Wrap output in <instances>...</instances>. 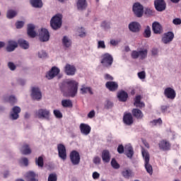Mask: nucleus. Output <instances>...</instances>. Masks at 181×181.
Segmentation results:
<instances>
[{
	"instance_id": "nucleus-48",
	"label": "nucleus",
	"mask_w": 181,
	"mask_h": 181,
	"mask_svg": "<svg viewBox=\"0 0 181 181\" xmlns=\"http://www.w3.org/2000/svg\"><path fill=\"white\" fill-rule=\"evenodd\" d=\"M24 25H25V22H23V21H17L16 23V28L17 29H22V28H23Z\"/></svg>"
},
{
	"instance_id": "nucleus-10",
	"label": "nucleus",
	"mask_w": 181,
	"mask_h": 181,
	"mask_svg": "<svg viewBox=\"0 0 181 181\" xmlns=\"http://www.w3.org/2000/svg\"><path fill=\"white\" fill-rule=\"evenodd\" d=\"M31 97L33 100H41L42 92L40 91V89L37 87H33L31 89Z\"/></svg>"
},
{
	"instance_id": "nucleus-13",
	"label": "nucleus",
	"mask_w": 181,
	"mask_h": 181,
	"mask_svg": "<svg viewBox=\"0 0 181 181\" xmlns=\"http://www.w3.org/2000/svg\"><path fill=\"white\" fill-rule=\"evenodd\" d=\"M164 95L170 100H175L176 98V91L172 88H166L164 90Z\"/></svg>"
},
{
	"instance_id": "nucleus-41",
	"label": "nucleus",
	"mask_w": 181,
	"mask_h": 181,
	"mask_svg": "<svg viewBox=\"0 0 181 181\" xmlns=\"http://www.w3.org/2000/svg\"><path fill=\"white\" fill-rule=\"evenodd\" d=\"M139 56L141 59H146L148 56V49L139 51Z\"/></svg>"
},
{
	"instance_id": "nucleus-7",
	"label": "nucleus",
	"mask_w": 181,
	"mask_h": 181,
	"mask_svg": "<svg viewBox=\"0 0 181 181\" xmlns=\"http://www.w3.org/2000/svg\"><path fill=\"white\" fill-rule=\"evenodd\" d=\"M57 151L59 158L62 159V160H66L67 159V150L66 149V146L62 144H58Z\"/></svg>"
},
{
	"instance_id": "nucleus-56",
	"label": "nucleus",
	"mask_w": 181,
	"mask_h": 181,
	"mask_svg": "<svg viewBox=\"0 0 181 181\" xmlns=\"http://www.w3.org/2000/svg\"><path fill=\"white\" fill-rule=\"evenodd\" d=\"M101 26L104 28V29H110V23H107V21H103L101 24Z\"/></svg>"
},
{
	"instance_id": "nucleus-42",
	"label": "nucleus",
	"mask_w": 181,
	"mask_h": 181,
	"mask_svg": "<svg viewBox=\"0 0 181 181\" xmlns=\"http://www.w3.org/2000/svg\"><path fill=\"white\" fill-rule=\"evenodd\" d=\"M111 166L113 168V169H119V164L118 162H117L115 158H112Z\"/></svg>"
},
{
	"instance_id": "nucleus-11",
	"label": "nucleus",
	"mask_w": 181,
	"mask_h": 181,
	"mask_svg": "<svg viewBox=\"0 0 181 181\" xmlns=\"http://www.w3.org/2000/svg\"><path fill=\"white\" fill-rule=\"evenodd\" d=\"M64 71L66 76H74V74H76V71H77V69L74 65L66 64L64 66Z\"/></svg>"
},
{
	"instance_id": "nucleus-1",
	"label": "nucleus",
	"mask_w": 181,
	"mask_h": 181,
	"mask_svg": "<svg viewBox=\"0 0 181 181\" xmlns=\"http://www.w3.org/2000/svg\"><path fill=\"white\" fill-rule=\"evenodd\" d=\"M60 90L63 93L64 97H67L66 91L69 90V97L74 98L77 95L78 90V83L74 80H69L60 85Z\"/></svg>"
},
{
	"instance_id": "nucleus-18",
	"label": "nucleus",
	"mask_w": 181,
	"mask_h": 181,
	"mask_svg": "<svg viewBox=\"0 0 181 181\" xmlns=\"http://www.w3.org/2000/svg\"><path fill=\"white\" fill-rule=\"evenodd\" d=\"M141 100H142V96H141V95H138L136 96L134 103V107H136L137 108H144L145 103L144 102H141Z\"/></svg>"
},
{
	"instance_id": "nucleus-49",
	"label": "nucleus",
	"mask_w": 181,
	"mask_h": 181,
	"mask_svg": "<svg viewBox=\"0 0 181 181\" xmlns=\"http://www.w3.org/2000/svg\"><path fill=\"white\" fill-rule=\"evenodd\" d=\"M8 103H10L11 105H13V104H16V98L13 95L10 96L8 98Z\"/></svg>"
},
{
	"instance_id": "nucleus-29",
	"label": "nucleus",
	"mask_w": 181,
	"mask_h": 181,
	"mask_svg": "<svg viewBox=\"0 0 181 181\" xmlns=\"http://www.w3.org/2000/svg\"><path fill=\"white\" fill-rule=\"evenodd\" d=\"M36 173L33 171H29L26 173L25 177L28 181H37Z\"/></svg>"
},
{
	"instance_id": "nucleus-15",
	"label": "nucleus",
	"mask_w": 181,
	"mask_h": 181,
	"mask_svg": "<svg viewBox=\"0 0 181 181\" xmlns=\"http://www.w3.org/2000/svg\"><path fill=\"white\" fill-rule=\"evenodd\" d=\"M123 122L125 125H132L134 124V117L132 114L124 112L123 116Z\"/></svg>"
},
{
	"instance_id": "nucleus-54",
	"label": "nucleus",
	"mask_w": 181,
	"mask_h": 181,
	"mask_svg": "<svg viewBox=\"0 0 181 181\" xmlns=\"http://www.w3.org/2000/svg\"><path fill=\"white\" fill-rule=\"evenodd\" d=\"M104 78L105 80H108L109 81H112V80H114V77L109 74H105Z\"/></svg>"
},
{
	"instance_id": "nucleus-45",
	"label": "nucleus",
	"mask_w": 181,
	"mask_h": 181,
	"mask_svg": "<svg viewBox=\"0 0 181 181\" xmlns=\"http://www.w3.org/2000/svg\"><path fill=\"white\" fill-rule=\"evenodd\" d=\"M144 37H151V28L147 26L144 33Z\"/></svg>"
},
{
	"instance_id": "nucleus-35",
	"label": "nucleus",
	"mask_w": 181,
	"mask_h": 181,
	"mask_svg": "<svg viewBox=\"0 0 181 181\" xmlns=\"http://www.w3.org/2000/svg\"><path fill=\"white\" fill-rule=\"evenodd\" d=\"M81 94H87V93H89V94H90L91 95H93V94L91 88L86 87V85L82 86V88H81Z\"/></svg>"
},
{
	"instance_id": "nucleus-24",
	"label": "nucleus",
	"mask_w": 181,
	"mask_h": 181,
	"mask_svg": "<svg viewBox=\"0 0 181 181\" xmlns=\"http://www.w3.org/2000/svg\"><path fill=\"white\" fill-rule=\"evenodd\" d=\"M141 25L137 22H132L129 25V29L131 32L136 33L139 32Z\"/></svg>"
},
{
	"instance_id": "nucleus-5",
	"label": "nucleus",
	"mask_w": 181,
	"mask_h": 181,
	"mask_svg": "<svg viewBox=\"0 0 181 181\" xmlns=\"http://www.w3.org/2000/svg\"><path fill=\"white\" fill-rule=\"evenodd\" d=\"M132 9L134 15L137 18H142L144 16V6L140 3H134Z\"/></svg>"
},
{
	"instance_id": "nucleus-4",
	"label": "nucleus",
	"mask_w": 181,
	"mask_h": 181,
	"mask_svg": "<svg viewBox=\"0 0 181 181\" xmlns=\"http://www.w3.org/2000/svg\"><path fill=\"white\" fill-rule=\"evenodd\" d=\"M142 156L145 160V168L146 172L149 173V175H152L153 173V169L152 168V165L149 164L150 156L149 153L145 150V148H142L141 150Z\"/></svg>"
},
{
	"instance_id": "nucleus-55",
	"label": "nucleus",
	"mask_w": 181,
	"mask_h": 181,
	"mask_svg": "<svg viewBox=\"0 0 181 181\" xmlns=\"http://www.w3.org/2000/svg\"><path fill=\"white\" fill-rule=\"evenodd\" d=\"M98 49H105V43L104 41H99L98 45Z\"/></svg>"
},
{
	"instance_id": "nucleus-62",
	"label": "nucleus",
	"mask_w": 181,
	"mask_h": 181,
	"mask_svg": "<svg viewBox=\"0 0 181 181\" xmlns=\"http://www.w3.org/2000/svg\"><path fill=\"white\" fill-rule=\"evenodd\" d=\"M173 23H174V25H180L181 24V19L180 18H175L173 21Z\"/></svg>"
},
{
	"instance_id": "nucleus-27",
	"label": "nucleus",
	"mask_w": 181,
	"mask_h": 181,
	"mask_svg": "<svg viewBox=\"0 0 181 181\" xmlns=\"http://www.w3.org/2000/svg\"><path fill=\"white\" fill-rule=\"evenodd\" d=\"M117 98H119V101H122V103H125V101L128 100V93L125 92V90H122L117 93Z\"/></svg>"
},
{
	"instance_id": "nucleus-38",
	"label": "nucleus",
	"mask_w": 181,
	"mask_h": 181,
	"mask_svg": "<svg viewBox=\"0 0 181 181\" xmlns=\"http://www.w3.org/2000/svg\"><path fill=\"white\" fill-rule=\"evenodd\" d=\"M18 15V13L16 12V11L14 10H8L7 11V14L6 16L8 18V19H12L13 18H15V16Z\"/></svg>"
},
{
	"instance_id": "nucleus-16",
	"label": "nucleus",
	"mask_w": 181,
	"mask_h": 181,
	"mask_svg": "<svg viewBox=\"0 0 181 181\" xmlns=\"http://www.w3.org/2000/svg\"><path fill=\"white\" fill-rule=\"evenodd\" d=\"M79 128L81 133L83 134V135H88L91 132V127L87 124H81Z\"/></svg>"
},
{
	"instance_id": "nucleus-64",
	"label": "nucleus",
	"mask_w": 181,
	"mask_h": 181,
	"mask_svg": "<svg viewBox=\"0 0 181 181\" xmlns=\"http://www.w3.org/2000/svg\"><path fill=\"white\" fill-rule=\"evenodd\" d=\"M100 177V173H97V172H94L93 173V179H98Z\"/></svg>"
},
{
	"instance_id": "nucleus-21",
	"label": "nucleus",
	"mask_w": 181,
	"mask_h": 181,
	"mask_svg": "<svg viewBox=\"0 0 181 181\" xmlns=\"http://www.w3.org/2000/svg\"><path fill=\"white\" fill-rule=\"evenodd\" d=\"M16 47H18V42L14 40H8L6 50L9 52H13Z\"/></svg>"
},
{
	"instance_id": "nucleus-26",
	"label": "nucleus",
	"mask_w": 181,
	"mask_h": 181,
	"mask_svg": "<svg viewBox=\"0 0 181 181\" xmlns=\"http://www.w3.org/2000/svg\"><path fill=\"white\" fill-rule=\"evenodd\" d=\"M27 33L30 37H36L37 33L35 32V25L33 24L28 25Z\"/></svg>"
},
{
	"instance_id": "nucleus-31",
	"label": "nucleus",
	"mask_w": 181,
	"mask_h": 181,
	"mask_svg": "<svg viewBox=\"0 0 181 181\" xmlns=\"http://www.w3.org/2000/svg\"><path fill=\"white\" fill-rule=\"evenodd\" d=\"M62 105L64 108H73V102L71 100H62Z\"/></svg>"
},
{
	"instance_id": "nucleus-14",
	"label": "nucleus",
	"mask_w": 181,
	"mask_h": 181,
	"mask_svg": "<svg viewBox=\"0 0 181 181\" xmlns=\"http://www.w3.org/2000/svg\"><path fill=\"white\" fill-rule=\"evenodd\" d=\"M21 108L18 106H14L10 113L11 119H18L19 118V114H21Z\"/></svg>"
},
{
	"instance_id": "nucleus-43",
	"label": "nucleus",
	"mask_w": 181,
	"mask_h": 181,
	"mask_svg": "<svg viewBox=\"0 0 181 181\" xmlns=\"http://www.w3.org/2000/svg\"><path fill=\"white\" fill-rule=\"evenodd\" d=\"M48 181H57V173H51L48 176Z\"/></svg>"
},
{
	"instance_id": "nucleus-51",
	"label": "nucleus",
	"mask_w": 181,
	"mask_h": 181,
	"mask_svg": "<svg viewBox=\"0 0 181 181\" xmlns=\"http://www.w3.org/2000/svg\"><path fill=\"white\" fill-rule=\"evenodd\" d=\"M132 59H138L139 57V51H132Z\"/></svg>"
},
{
	"instance_id": "nucleus-40",
	"label": "nucleus",
	"mask_w": 181,
	"mask_h": 181,
	"mask_svg": "<svg viewBox=\"0 0 181 181\" xmlns=\"http://www.w3.org/2000/svg\"><path fill=\"white\" fill-rule=\"evenodd\" d=\"M144 13L147 16H153V15H155V10L150 8H145Z\"/></svg>"
},
{
	"instance_id": "nucleus-60",
	"label": "nucleus",
	"mask_w": 181,
	"mask_h": 181,
	"mask_svg": "<svg viewBox=\"0 0 181 181\" xmlns=\"http://www.w3.org/2000/svg\"><path fill=\"white\" fill-rule=\"evenodd\" d=\"M21 162L25 166H28V165H29V160H28L26 158H23L21 159Z\"/></svg>"
},
{
	"instance_id": "nucleus-12",
	"label": "nucleus",
	"mask_w": 181,
	"mask_h": 181,
	"mask_svg": "<svg viewBox=\"0 0 181 181\" xmlns=\"http://www.w3.org/2000/svg\"><path fill=\"white\" fill-rule=\"evenodd\" d=\"M175 37V34L173 32H168L164 33L162 37V42L165 43V45H168V43H170L172 40H173Z\"/></svg>"
},
{
	"instance_id": "nucleus-30",
	"label": "nucleus",
	"mask_w": 181,
	"mask_h": 181,
	"mask_svg": "<svg viewBox=\"0 0 181 181\" xmlns=\"http://www.w3.org/2000/svg\"><path fill=\"white\" fill-rule=\"evenodd\" d=\"M21 153L23 155H30L32 153V150H30V147H29V145L24 144L21 148Z\"/></svg>"
},
{
	"instance_id": "nucleus-39",
	"label": "nucleus",
	"mask_w": 181,
	"mask_h": 181,
	"mask_svg": "<svg viewBox=\"0 0 181 181\" xmlns=\"http://www.w3.org/2000/svg\"><path fill=\"white\" fill-rule=\"evenodd\" d=\"M36 117H37V118H46V110L42 109L39 110L36 112Z\"/></svg>"
},
{
	"instance_id": "nucleus-3",
	"label": "nucleus",
	"mask_w": 181,
	"mask_h": 181,
	"mask_svg": "<svg viewBox=\"0 0 181 181\" xmlns=\"http://www.w3.org/2000/svg\"><path fill=\"white\" fill-rule=\"evenodd\" d=\"M100 63L103 67L110 69L114 63V58L110 54L105 53L101 56Z\"/></svg>"
},
{
	"instance_id": "nucleus-6",
	"label": "nucleus",
	"mask_w": 181,
	"mask_h": 181,
	"mask_svg": "<svg viewBox=\"0 0 181 181\" xmlns=\"http://www.w3.org/2000/svg\"><path fill=\"white\" fill-rule=\"evenodd\" d=\"M69 158L72 165H74V166L80 163V153H78L77 151H72L69 154Z\"/></svg>"
},
{
	"instance_id": "nucleus-20",
	"label": "nucleus",
	"mask_w": 181,
	"mask_h": 181,
	"mask_svg": "<svg viewBox=\"0 0 181 181\" xmlns=\"http://www.w3.org/2000/svg\"><path fill=\"white\" fill-rule=\"evenodd\" d=\"M132 115H133L134 118H136V119H142V118H144V112L138 108L132 109Z\"/></svg>"
},
{
	"instance_id": "nucleus-25",
	"label": "nucleus",
	"mask_w": 181,
	"mask_h": 181,
	"mask_svg": "<svg viewBox=\"0 0 181 181\" xmlns=\"http://www.w3.org/2000/svg\"><path fill=\"white\" fill-rule=\"evenodd\" d=\"M124 152L126 153V156L130 159L134 156V148L131 145H126L124 146Z\"/></svg>"
},
{
	"instance_id": "nucleus-8",
	"label": "nucleus",
	"mask_w": 181,
	"mask_h": 181,
	"mask_svg": "<svg viewBox=\"0 0 181 181\" xmlns=\"http://www.w3.org/2000/svg\"><path fill=\"white\" fill-rule=\"evenodd\" d=\"M59 74H60V69L57 66H52L48 72L47 78H48V80H52V78H54V77L59 76Z\"/></svg>"
},
{
	"instance_id": "nucleus-23",
	"label": "nucleus",
	"mask_w": 181,
	"mask_h": 181,
	"mask_svg": "<svg viewBox=\"0 0 181 181\" xmlns=\"http://www.w3.org/2000/svg\"><path fill=\"white\" fill-rule=\"evenodd\" d=\"M152 28L153 32L156 33V35H160V33H162V25H160V23L154 22L152 24Z\"/></svg>"
},
{
	"instance_id": "nucleus-44",
	"label": "nucleus",
	"mask_w": 181,
	"mask_h": 181,
	"mask_svg": "<svg viewBox=\"0 0 181 181\" xmlns=\"http://www.w3.org/2000/svg\"><path fill=\"white\" fill-rule=\"evenodd\" d=\"M36 165H37V166H39V168H43V157L40 156L37 160H36Z\"/></svg>"
},
{
	"instance_id": "nucleus-2",
	"label": "nucleus",
	"mask_w": 181,
	"mask_h": 181,
	"mask_svg": "<svg viewBox=\"0 0 181 181\" xmlns=\"http://www.w3.org/2000/svg\"><path fill=\"white\" fill-rule=\"evenodd\" d=\"M63 16L60 13L55 15L50 21L51 28L54 30H57L62 28V25L63 23L62 21Z\"/></svg>"
},
{
	"instance_id": "nucleus-9",
	"label": "nucleus",
	"mask_w": 181,
	"mask_h": 181,
	"mask_svg": "<svg viewBox=\"0 0 181 181\" xmlns=\"http://www.w3.org/2000/svg\"><path fill=\"white\" fill-rule=\"evenodd\" d=\"M154 6L158 12H162L166 9V3L165 0H155Z\"/></svg>"
},
{
	"instance_id": "nucleus-57",
	"label": "nucleus",
	"mask_w": 181,
	"mask_h": 181,
	"mask_svg": "<svg viewBox=\"0 0 181 181\" xmlns=\"http://www.w3.org/2000/svg\"><path fill=\"white\" fill-rule=\"evenodd\" d=\"M152 124L154 125H158V124H159V125H160L162 124V119L159 118L158 119H154L152 121Z\"/></svg>"
},
{
	"instance_id": "nucleus-46",
	"label": "nucleus",
	"mask_w": 181,
	"mask_h": 181,
	"mask_svg": "<svg viewBox=\"0 0 181 181\" xmlns=\"http://www.w3.org/2000/svg\"><path fill=\"white\" fill-rule=\"evenodd\" d=\"M54 115H55L56 118L58 119L63 118V114H62V112L59 110H54Z\"/></svg>"
},
{
	"instance_id": "nucleus-58",
	"label": "nucleus",
	"mask_w": 181,
	"mask_h": 181,
	"mask_svg": "<svg viewBox=\"0 0 181 181\" xmlns=\"http://www.w3.org/2000/svg\"><path fill=\"white\" fill-rule=\"evenodd\" d=\"M38 57H40V59H43L44 57H46V52L45 51L39 52Z\"/></svg>"
},
{
	"instance_id": "nucleus-28",
	"label": "nucleus",
	"mask_w": 181,
	"mask_h": 181,
	"mask_svg": "<svg viewBox=\"0 0 181 181\" xmlns=\"http://www.w3.org/2000/svg\"><path fill=\"white\" fill-rule=\"evenodd\" d=\"M76 6L78 11H84L87 8V0H78Z\"/></svg>"
},
{
	"instance_id": "nucleus-53",
	"label": "nucleus",
	"mask_w": 181,
	"mask_h": 181,
	"mask_svg": "<svg viewBox=\"0 0 181 181\" xmlns=\"http://www.w3.org/2000/svg\"><path fill=\"white\" fill-rule=\"evenodd\" d=\"M125 148H124V146L122 144H120L117 147V152L118 153H124V151Z\"/></svg>"
},
{
	"instance_id": "nucleus-17",
	"label": "nucleus",
	"mask_w": 181,
	"mask_h": 181,
	"mask_svg": "<svg viewBox=\"0 0 181 181\" xmlns=\"http://www.w3.org/2000/svg\"><path fill=\"white\" fill-rule=\"evenodd\" d=\"M105 87L109 91H117V90H118V83L115 81H107L105 83Z\"/></svg>"
},
{
	"instance_id": "nucleus-33",
	"label": "nucleus",
	"mask_w": 181,
	"mask_h": 181,
	"mask_svg": "<svg viewBox=\"0 0 181 181\" xmlns=\"http://www.w3.org/2000/svg\"><path fill=\"white\" fill-rule=\"evenodd\" d=\"M30 3L33 8H42L43 6L42 0H30Z\"/></svg>"
},
{
	"instance_id": "nucleus-50",
	"label": "nucleus",
	"mask_w": 181,
	"mask_h": 181,
	"mask_svg": "<svg viewBox=\"0 0 181 181\" xmlns=\"http://www.w3.org/2000/svg\"><path fill=\"white\" fill-rule=\"evenodd\" d=\"M138 77L139 78H140L141 80H144L145 79V77H146V74H145L144 71H142L141 72L138 73Z\"/></svg>"
},
{
	"instance_id": "nucleus-19",
	"label": "nucleus",
	"mask_w": 181,
	"mask_h": 181,
	"mask_svg": "<svg viewBox=\"0 0 181 181\" xmlns=\"http://www.w3.org/2000/svg\"><path fill=\"white\" fill-rule=\"evenodd\" d=\"M158 146L162 151L170 150V143L166 140H161L158 144Z\"/></svg>"
},
{
	"instance_id": "nucleus-47",
	"label": "nucleus",
	"mask_w": 181,
	"mask_h": 181,
	"mask_svg": "<svg viewBox=\"0 0 181 181\" xmlns=\"http://www.w3.org/2000/svg\"><path fill=\"white\" fill-rule=\"evenodd\" d=\"M114 107V103L110 100H106V103L105 104V108L106 110H110V108H112Z\"/></svg>"
},
{
	"instance_id": "nucleus-52",
	"label": "nucleus",
	"mask_w": 181,
	"mask_h": 181,
	"mask_svg": "<svg viewBox=\"0 0 181 181\" xmlns=\"http://www.w3.org/2000/svg\"><path fill=\"white\" fill-rule=\"evenodd\" d=\"M8 66L12 71L16 69V66H15V64H13V62H8Z\"/></svg>"
},
{
	"instance_id": "nucleus-36",
	"label": "nucleus",
	"mask_w": 181,
	"mask_h": 181,
	"mask_svg": "<svg viewBox=\"0 0 181 181\" xmlns=\"http://www.w3.org/2000/svg\"><path fill=\"white\" fill-rule=\"evenodd\" d=\"M40 42H46V28H42L39 33Z\"/></svg>"
},
{
	"instance_id": "nucleus-34",
	"label": "nucleus",
	"mask_w": 181,
	"mask_h": 181,
	"mask_svg": "<svg viewBox=\"0 0 181 181\" xmlns=\"http://www.w3.org/2000/svg\"><path fill=\"white\" fill-rule=\"evenodd\" d=\"M18 43L20 46V47H22V49H29V42H28L25 40H18Z\"/></svg>"
},
{
	"instance_id": "nucleus-61",
	"label": "nucleus",
	"mask_w": 181,
	"mask_h": 181,
	"mask_svg": "<svg viewBox=\"0 0 181 181\" xmlns=\"http://www.w3.org/2000/svg\"><path fill=\"white\" fill-rule=\"evenodd\" d=\"M95 116V112L94 110H91L88 114V118H94Z\"/></svg>"
},
{
	"instance_id": "nucleus-32",
	"label": "nucleus",
	"mask_w": 181,
	"mask_h": 181,
	"mask_svg": "<svg viewBox=\"0 0 181 181\" xmlns=\"http://www.w3.org/2000/svg\"><path fill=\"white\" fill-rule=\"evenodd\" d=\"M62 45L64 46V47H70L71 46V40L68 38L67 36H64L62 39Z\"/></svg>"
},
{
	"instance_id": "nucleus-37",
	"label": "nucleus",
	"mask_w": 181,
	"mask_h": 181,
	"mask_svg": "<svg viewBox=\"0 0 181 181\" xmlns=\"http://www.w3.org/2000/svg\"><path fill=\"white\" fill-rule=\"evenodd\" d=\"M122 175L125 179H129L132 176V170H124L122 172Z\"/></svg>"
},
{
	"instance_id": "nucleus-59",
	"label": "nucleus",
	"mask_w": 181,
	"mask_h": 181,
	"mask_svg": "<svg viewBox=\"0 0 181 181\" xmlns=\"http://www.w3.org/2000/svg\"><path fill=\"white\" fill-rule=\"evenodd\" d=\"M101 162V158L100 157L96 156L93 158V163L95 165H98Z\"/></svg>"
},
{
	"instance_id": "nucleus-63",
	"label": "nucleus",
	"mask_w": 181,
	"mask_h": 181,
	"mask_svg": "<svg viewBox=\"0 0 181 181\" xmlns=\"http://www.w3.org/2000/svg\"><path fill=\"white\" fill-rule=\"evenodd\" d=\"M161 112H166V111H168V108H169V106L168 105H163L161 106Z\"/></svg>"
},
{
	"instance_id": "nucleus-22",
	"label": "nucleus",
	"mask_w": 181,
	"mask_h": 181,
	"mask_svg": "<svg viewBox=\"0 0 181 181\" xmlns=\"http://www.w3.org/2000/svg\"><path fill=\"white\" fill-rule=\"evenodd\" d=\"M102 160L105 163H108L111 160V155L110 151L103 150L102 152Z\"/></svg>"
}]
</instances>
